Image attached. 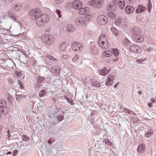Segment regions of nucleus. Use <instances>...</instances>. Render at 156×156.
I'll return each mask as SVG.
<instances>
[{
    "label": "nucleus",
    "instance_id": "nucleus-1",
    "mask_svg": "<svg viewBox=\"0 0 156 156\" xmlns=\"http://www.w3.org/2000/svg\"><path fill=\"white\" fill-rule=\"evenodd\" d=\"M132 38L134 41L137 43L142 42L144 37L140 34V30L138 27H135L132 30Z\"/></svg>",
    "mask_w": 156,
    "mask_h": 156
},
{
    "label": "nucleus",
    "instance_id": "nucleus-2",
    "mask_svg": "<svg viewBox=\"0 0 156 156\" xmlns=\"http://www.w3.org/2000/svg\"><path fill=\"white\" fill-rule=\"evenodd\" d=\"M48 15L47 14H40L36 19V24L39 27H41L45 25L49 21Z\"/></svg>",
    "mask_w": 156,
    "mask_h": 156
},
{
    "label": "nucleus",
    "instance_id": "nucleus-3",
    "mask_svg": "<svg viewBox=\"0 0 156 156\" xmlns=\"http://www.w3.org/2000/svg\"><path fill=\"white\" fill-rule=\"evenodd\" d=\"M91 19V15H88L78 17L75 20V23L78 26H85L87 24V22Z\"/></svg>",
    "mask_w": 156,
    "mask_h": 156
},
{
    "label": "nucleus",
    "instance_id": "nucleus-4",
    "mask_svg": "<svg viewBox=\"0 0 156 156\" xmlns=\"http://www.w3.org/2000/svg\"><path fill=\"white\" fill-rule=\"evenodd\" d=\"M42 42L47 44H51L54 42V38L51 35L49 34H44L41 37Z\"/></svg>",
    "mask_w": 156,
    "mask_h": 156
},
{
    "label": "nucleus",
    "instance_id": "nucleus-5",
    "mask_svg": "<svg viewBox=\"0 0 156 156\" xmlns=\"http://www.w3.org/2000/svg\"><path fill=\"white\" fill-rule=\"evenodd\" d=\"M28 14L32 19L35 20L41 14L40 9L37 8L35 9H32L30 11Z\"/></svg>",
    "mask_w": 156,
    "mask_h": 156
},
{
    "label": "nucleus",
    "instance_id": "nucleus-6",
    "mask_svg": "<svg viewBox=\"0 0 156 156\" xmlns=\"http://www.w3.org/2000/svg\"><path fill=\"white\" fill-rule=\"evenodd\" d=\"M105 42L107 44L108 43L107 41V37L104 34H101L99 37V39L98 42V44L102 48L107 49V48L105 47Z\"/></svg>",
    "mask_w": 156,
    "mask_h": 156
},
{
    "label": "nucleus",
    "instance_id": "nucleus-7",
    "mask_svg": "<svg viewBox=\"0 0 156 156\" xmlns=\"http://www.w3.org/2000/svg\"><path fill=\"white\" fill-rule=\"evenodd\" d=\"M88 4L95 8H100L103 4L102 0H93L88 2Z\"/></svg>",
    "mask_w": 156,
    "mask_h": 156
},
{
    "label": "nucleus",
    "instance_id": "nucleus-8",
    "mask_svg": "<svg viewBox=\"0 0 156 156\" xmlns=\"http://www.w3.org/2000/svg\"><path fill=\"white\" fill-rule=\"evenodd\" d=\"M49 108L51 109H49L51 110L50 112H49V116L52 119H53V120L55 119H56V117L57 116V115L58 112H59V108L58 107H54L53 106L52 107H49Z\"/></svg>",
    "mask_w": 156,
    "mask_h": 156
},
{
    "label": "nucleus",
    "instance_id": "nucleus-9",
    "mask_svg": "<svg viewBox=\"0 0 156 156\" xmlns=\"http://www.w3.org/2000/svg\"><path fill=\"white\" fill-rule=\"evenodd\" d=\"M98 23L101 25L105 24L108 22V18L107 17L104 15L99 16L98 18Z\"/></svg>",
    "mask_w": 156,
    "mask_h": 156
},
{
    "label": "nucleus",
    "instance_id": "nucleus-10",
    "mask_svg": "<svg viewBox=\"0 0 156 156\" xmlns=\"http://www.w3.org/2000/svg\"><path fill=\"white\" fill-rule=\"evenodd\" d=\"M73 8L76 10H78L82 7V4L81 2L78 0L74 1L72 3Z\"/></svg>",
    "mask_w": 156,
    "mask_h": 156
},
{
    "label": "nucleus",
    "instance_id": "nucleus-11",
    "mask_svg": "<svg viewBox=\"0 0 156 156\" xmlns=\"http://www.w3.org/2000/svg\"><path fill=\"white\" fill-rule=\"evenodd\" d=\"M145 149L146 146L144 144H142L138 146L137 151L138 153L141 154L145 151Z\"/></svg>",
    "mask_w": 156,
    "mask_h": 156
},
{
    "label": "nucleus",
    "instance_id": "nucleus-12",
    "mask_svg": "<svg viewBox=\"0 0 156 156\" xmlns=\"http://www.w3.org/2000/svg\"><path fill=\"white\" fill-rule=\"evenodd\" d=\"M114 79V77L112 75H109L108 76L106 81V83L108 86H110L112 84L113 81Z\"/></svg>",
    "mask_w": 156,
    "mask_h": 156
},
{
    "label": "nucleus",
    "instance_id": "nucleus-13",
    "mask_svg": "<svg viewBox=\"0 0 156 156\" xmlns=\"http://www.w3.org/2000/svg\"><path fill=\"white\" fill-rule=\"evenodd\" d=\"M115 2L114 1L112 2L108 3L107 5L108 10L109 11L115 10L116 7V5L115 4Z\"/></svg>",
    "mask_w": 156,
    "mask_h": 156
},
{
    "label": "nucleus",
    "instance_id": "nucleus-14",
    "mask_svg": "<svg viewBox=\"0 0 156 156\" xmlns=\"http://www.w3.org/2000/svg\"><path fill=\"white\" fill-rule=\"evenodd\" d=\"M72 49H80L81 48H83V46L81 43L75 42L72 43Z\"/></svg>",
    "mask_w": 156,
    "mask_h": 156
},
{
    "label": "nucleus",
    "instance_id": "nucleus-15",
    "mask_svg": "<svg viewBox=\"0 0 156 156\" xmlns=\"http://www.w3.org/2000/svg\"><path fill=\"white\" fill-rule=\"evenodd\" d=\"M134 10V8L131 5H127L125 9V12L127 14H130L132 13Z\"/></svg>",
    "mask_w": 156,
    "mask_h": 156
},
{
    "label": "nucleus",
    "instance_id": "nucleus-16",
    "mask_svg": "<svg viewBox=\"0 0 156 156\" xmlns=\"http://www.w3.org/2000/svg\"><path fill=\"white\" fill-rule=\"evenodd\" d=\"M154 133L153 130L151 128L149 129L147 131H145V136L147 138H149L153 136Z\"/></svg>",
    "mask_w": 156,
    "mask_h": 156
},
{
    "label": "nucleus",
    "instance_id": "nucleus-17",
    "mask_svg": "<svg viewBox=\"0 0 156 156\" xmlns=\"http://www.w3.org/2000/svg\"><path fill=\"white\" fill-rule=\"evenodd\" d=\"M80 14H86L88 13L89 12V9L88 7H85V8H80L79 9Z\"/></svg>",
    "mask_w": 156,
    "mask_h": 156
},
{
    "label": "nucleus",
    "instance_id": "nucleus-18",
    "mask_svg": "<svg viewBox=\"0 0 156 156\" xmlns=\"http://www.w3.org/2000/svg\"><path fill=\"white\" fill-rule=\"evenodd\" d=\"M125 2L124 0H118L117 5L118 7L121 9H123L125 6Z\"/></svg>",
    "mask_w": 156,
    "mask_h": 156
},
{
    "label": "nucleus",
    "instance_id": "nucleus-19",
    "mask_svg": "<svg viewBox=\"0 0 156 156\" xmlns=\"http://www.w3.org/2000/svg\"><path fill=\"white\" fill-rule=\"evenodd\" d=\"M66 31L69 33H72L75 30V28L71 24H69L67 26Z\"/></svg>",
    "mask_w": 156,
    "mask_h": 156
},
{
    "label": "nucleus",
    "instance_id": "nucleus-20",
    "mask_svg": "<svg viewBox=\"0 0 156 156\" xmlns=\"http://www.w3.org/2000/svg\"><path fill=\"white\" fill-rule=\"evenodd\" d=\"M146 9V8L145 7L141 5H139L137 8L136 9V13H139L144 11Z\"/></svg>",
    "mask_w": 156,
    "mask_h": 156
},
{
    "label": "nucleus",
    "instance_id": "nucleus-21",
    "mask_svg": "<svg viewBox=\"0 0 156 156\" xmlns=\"http://www.w3.org/2000/svg\"><path fill=\"white\" fill-rule=\"evenodd\" d=\"M109 70H107L105 67H104L103 69L99 71V74L102 76H104L107 74L109 72Z\"/></svg>",
    "mask_w": 156,
    "mask_h": 156
},
{
    "label": "nucleus",
    "instance_id": "nucleus-22",
    "mask_svg": "<svg viewBox=\"0 0 156 156\" xmlns=\"http://www.w3.org/2000/svg\"><path fill=\"white\" fill-rule=\"evenodd\" d=\"M69 44V43L68 42L65 41L62 42L60 44L59 48V49H66L68 48Z\"/></svg>",
    "mask_w": 156,
    "mask_h": 156
},
{
    "label": "nucleus",
    "instance_id": "nucleus-23",
    "mask_svg": "<svg viewBox=\"0 0 156 156\" xmlns=\"http://www.w3.org/2000/svg\"><path fill=\"white\" fill-rule=\"evenodd\" d=\"M142 49H126L125 51L126 52L128 51L129 54H130L131 52L135 53H139L141 52Z\"/></svg>",
    "mask_w": 156,
    "mask_h": 156
},
{
    "label": "nucleus",
    "instance_id": "nucleus-24",
    "mask_svg": "<svg viewBox=\"0 0 156 156\" xmlns=\"http://www.w3.org/2000/svg\"><path fill=\"white\" fill-rule=\"evenodd\" d=\"M112 55V51L107 50L103 53L102 55L104 57H108L111 56Z\"/></svg>",
    "mask_w": 156,
    "mask_h": 156
},
{
    "label": "nucleus",
    "instance_id": "nucleus-25",
    "mask_svg": "<svg viewBox=\"0 0 156 156\" xmlns=\"http://www.w3.org/2000/svg\"><path fill=\"white\" fill-rule=\"evenodd\" d=\"M90 84L92 86L96 87H100L101 86L100 83L98 81L91 80L90 81Z\"/></svg>",
    "mask_w": 156,
    "mask_h": 156
},
{
    "label": "nucleus",
    "instance_id": "nucleus-26",
    "mask_svg": "<svg viewBox=\"0 0 156 156\" xmlns=\"http://www.w3.org/2000/svg\"><path fill=\"white\" fill-rule=\"evenodd\" d=\"M8 16L10 17L12 20H14V21H15L16 19V14L14 13L11 12L10 11H8Z\"/></svg>",
    "mask_w": 156,
    "mask_h": 156
},
{
    "label": "nucleus",
    "instance_id": "nucleus-27",
    "mask_svg": "<svg viewBox=\"0 0 156 156\" xmlns=\"http://www.w3.org/2000/svg\"><path fill=\"white\" fill-rule=\"evenodd\" d=\"M115 23L117 25L122 27L123 26V24L122 23V20L121 18H118L115 21Z\"/></svg>",
    "mask_w": 156,
    "mask_h": 156
},
{
    "label": "nucleus",
    "instance_id": "nucleus-28",
    "mask_svg": "<svg viewBox=\"0 0 156 156\" xmlns=\"http://www.w3.org/2000/svg\"><path fill=\"white\" fill-rule=\"evenodd\" d=\"M16 98L18 102H20L25 97L24 96L20 94H16Z\"/></svg>",
    "mask_w": 156,
    "mask_h": 156
},
{
    "label": "nucleus",
    "instance_id": "nucleus-29",
    "mask_svg": "<svg viewBox=\"0 0 156 156\" xmlns=\"http://www.w3.org/2000/svg\"><path fill=\"white\" fill-rule=\"evenodd\" d=\"M56 119H55L54 120L56 122H60L62 121L64 119V115L62 116L61 115H59L58 116H56Z\"/></svg>",
    "mask_w": 156,
    "mask_h": 156
},
{
    "label": "nucleus",
    "instance_id": "nucleus-30",
    "mask_svg": "<svg viewBox=\"0 0 156 156\" xmlns=\"http://www.w3.org/2000/svg\"><path fill=\"white\" fill-rule=\"evenodd\" d=\"M46 93L47 91L46 90H42L40 92L39 94V96L40 97L45 96L46 95Z\"/></svg>",
    "mask_w": 156,
    "mask_h": 156
},
{
    "label": "nucleus",
    "instance_id": "nucleus-31",
    "mask_svg": "<svg viewBox=\"0 0 156 156\" xmlns=\"http://www.w3.org/2000/svg\"><path fill=\"white\" fill-rule=\"evenodd\" d=\"M123 44L124 46H127L130 43L129 41L126 37L122 41Z\"/></svg>",
    "mask_w": 156,
    "mask_h": 156
},
{
    "label": "nucleus",
    "instance_id": "nucleus-32",
    "mask_svg": "<svg viewBox=\"0 0 156 156\" xmlns=\"http://www.w3.org/2000/svg\"><path fill=\"white\" fill-rule=\"evenodd\" d=\"M7 105V102L4 100L0 101V107H2L5 106Z\"/></svg>",
    "mask_w": 156,
    "mask_h": 156
},
{
    "label": "nucleus",
    "instance_id": "nucleus-33",
    "mask_svg": "<svg viewBox=\"0 0 156 156\" xmlns=\"http://www.w3.org/2000/svg\"><path fill=\"white\" fill-rule=\"evenodd\" d=\"M44 77H41V76H39L37 78V81L40 83H42L44 81Z\"/></svg>",
    "mask_w": 156,
    "mask_h": 156
},
{
    "label": "nucleus",
    "instance_id": "nucleus-34",
    "mask_svg": "<svg viewBox=\"0 0 156 156\" xmlns=\"http://www.w3.org/2000/svg\"><path fill=\"white\" fill-rule=\"evenodd\" d=\"M111 30L113 34L116 35L118 33V30L114 27H112Z\"/></svg>",
    "mask_w": 156,
    "mask_h": 156
},
{
    "label": "nucleus",
    "instance_id": "nucleus-35",
    "mask_svg": "<svg viewBox=\"0 0 156 156\" xmlns=\"http://www.w3.org/2000/svg\"><path fill=\"white\" fill-rule=\"evenodd\" d=\"M21 7V5L20 4H17L15 5V6L13 9L16 11H18L20 10Z\"/></svg>",
    "mask_w": 156,
    "mask_h": 156
},
{
    "label": "nucleus",
    "instance_id": "nucleus-36",
    "mask_svg": "<svg viewBox=\"0 0 156 156\" xmlns=\"http://www.w3.org/2000/svg\"><path fill=\"white\" fill-rule=\"evenodd\" d=\"M64 98L69 103L71 104V105H73L74 103L73 102V100L70 99L66 96H64Z\"/></svg>",
    "mask_w": 156,
    "mask_h": 156
},
{
    "label": "nucleus",
    "instance_id": "nucleus-37",
    "mask_svg": "<svg viewBox=\"0 0 156 156\" xmlns=\"http://www.w3.org/2000/svg\"><path fill=\"white\" fill-rule=\"evenodd\" d=\"M147 5V10L149 13L151 11V8L152 7V5L150 2V0H148V5Z\"/></svg>",
    "mask_w": 156,
    "mask_h": 156
},
{
    "label": "nucleus",
    "instance_id": "nucleus-38",
    "mask_svg": "<svg viewBox=\"0 0 156 156\" xmlns=\"http://www.w3.org/2000/svg\"><path fill=\"white\" fill-rule=\"evenodd\" d=\"M6 108L7 107L1 108H0V111L2 112L3 114H6L7 113H8V111L5 110Z\"/></svg>",
    "mask_w": 156,
    "mask_h": 156
},
{
    "label": "nucleus",
    "instance_id": "nucleus-39",
    "mask_svg": "<svg viewBox=\"0 0 156 156\" xmlns=\"http://www.w3.org/2000/svg\"><path fill=\"white\" fill-rule=\"evenodd\" d=\"M135 116H133L131 117V120L133 123H135L138 121V119L136 117V115Z\"/></svg>",
    "mask_w": 156,
    "mask_h": 156
},
{
    "label": "nucleus",
    "instance_id": "nucleus-40",
    "mask_svg": "<svg viewBox=\"0 0 156 156\" xmlns=\"http://www.w3.org/2000/svg\"><path fill=\"white\" fill-rule=\"evenodd\" d=\"M103 142L105 143L106 147L107 148V145L108 147V144L109 142V140L107 138L104 139L103 140Z\"/></svg>",
    "mask_w": 156,
    "mask_h": 156
},
{
    "label": "nucleus",
    "instance_id": "nucleus-41",
    "mask_svg": "<svg viewBox=\"0 0 156 156\" xmlns=\"http://www.w3.org/2000/svg\"><path fill=\"white\" fill-rule=\"evenodd\" d=\"M53 70L56 74H58L60 73V69L57 67H54L53 69Z\"/></svg>",
    "mask_w": 156,
    "mask_h": 156
},
{
    "label": "nucleus",
    "instance_id": "nucleus-42",
    "mask_svg": "<svg viewBox=\"0 0 156 156\" xmlns=\"http://www.w3.org/2000/svg\"><path fill=\"white\" fill-rule=\"evenodd\" d=\"M30 139L26 135H23V140L26 142L28 141Z\"/></svg>",
    "mask_w": 156,
    "mask_h": 156
},
{
    "label": "nucleus",
    "instance_id": "nucleus-43",
    "mask_svg": "<svg viewBox=\"0 0 156 156\" xmlns=\"http://www.w3.org/2000/svg\"><path fill=\"white\" fill-rule=\"evenodd\" d=\"M139 48V49L140 48L136 44H133L131 45L129 47V48L130 49H134V48Z\"/></svg>",
    "mask_w": 156,
    "mask_h": 156
},
{
    "label": "nucleus",
    "instance_id": "nucleus-44",
    "mask_svg": "<svg viewBox=\"0 0 156 156\" xmlns=\"http://www.w3.org/2000/svg\"><path fill=\"white\" fill-rule=\"evenodd\" d=\"M55 12L59 18H60L61 17L62 15L61 14V11L60 10L57 9Z\"/></svg>",
    "mask_w": 156,
    "mask_h": 156
},
{
    "label": "nucleus",
    "instance_id": "nucleus-45",
    "mask_svg": "<svg viewBox=\"0 0 156 156\" xmlns=\"http://www.w3.org/2000/svg\"><path fill=\"white\" fill-rule=\"evenodd\" d=\"M113 53L114 55L117 56L118 55V49H112Z\"/></svg>",
    "mask_w": 156,
    "mask_h": 156
},
{
    "label": "nucleus",
    "instance_id": "nucleus-46",
    "mask_svg": "<svg viewBox=\"0 0 156 156\" xmlns=\"http://www.w3.org/2000/svg\"><path fill=\"white\" fill-rule=\"evenodd\" d=\"M46 57L48 58L50 60H54L56 61H57V60H56V58H54L52 56L50 55H46Z\"/></svg>",
    "mask_w": 156,
    "mask_h": 156
},
{
    "label": "nucleus",
    "instance_id": "nucleus-47",
    "mask_svg": "<svg viewBox=\"0 0 156 156\" xmlns=\"http://www.w3.org/2000/svg\"><path fill=\"white\" fill-rule=\"evenodd\" d=\"M108 15L112 19H114L115 16V14L112 13H109Z\"/></svg>",
    "mask_w": 156,
    "mask_h": 156
},
{
    "label": "nucleus",
    "instance_id": "nucleus-48",
    "mask_svg": "<svg viewBox=\"0 0 156 156\" xmlns=\"http://www.w3.org/2000/svg\"><path fill=\"white\" fill-rule=\"evenodd\" d=\"M41 86V83H38V82H37L34 85V87L36 88H38L40 87Z\"/></svg>",
    "mask_w": 156,
    "mask_h": 156
},
{
    "label": "nucleus",
    "instance_id": "nucleus-49",
    "mask_svg": "<svg viewBox=\"0 0 156 156\" xmlns=\"http://www.w3.org/2000/svg\"><path fill=\"white\" fill-rule=\"evenodd\" d=\"M136 0H126V2L129 3L133 4L136 2Z\"/></svg>",
    "mask_w": 156,
    "mask_h": 156
},
{
    "label": "nucleus",
    "instance_id": "nucleus-50",
    "mask_svg": "<svg viewBox=\"0 0 156 156\" xmlns=\"http://www.w3.org/2000/svg\"><path fill=\"white\" fill-rule=\"evenodd\" d=\"M127 113L132 115H134L136 116V114L135 113L133 112L131 110L129 109L128 112H127Z\"/></svg>",
    "mask_w": 156,
    "mask_h": 156
},
{
    "label": "nucleus",
    "instance_id": "nucleus-51",
    "mask_svg": "<svg viewBox=\"0 0 156 156\" xmlns=\"http://www.w3.org/2000/svg\"><path fill=\"white\" fill-rule=\"evenodd\" d=\"M128 21V20L126 18H124L122 20V23L123 24V25H125V23H126Z\"/></svg>",
    "mask_w": 156,
    "mask_h": 156
},
{
    "label": "nucleus",
    "instance_id": "nucleus-52",
    "mask_svg": "<svg viewBox=\"0 0 156 156\" xmlns=\"http://www.w3.org/2000/svg\"><path fill=\"white\" fill-rule=\"evenodd\" d=\"M90 51L92 54H97L98 52V49H91Z\"/></svg>",
    "mask_w": 156,
    "mask_h": 156
},
{
    "label": "nucleus",
    "instance_id": "nucleus-53",
    "mask_svg": "<svg viewBox=\"0 0 156 156\" xmlns=\"http://www.w3.org/2000/svg\"><path fill=\"white\" fill-rule=\"evenodd\" d=\"M79 58V56L77 55H75V57H74L72 59V61L73 62L76 61L78 58Z\"/></svg>",
    "mask_w": 156,
    "mask_h": 156
},
{
    "label": "nucleus",
    "instance_id": "nucleus-54",
    "mask_svg": "<svg viewBox=\"0 0 156 156\" xmlns=\"http://www.w3.org/2000/svg\"><path fill=\"white\" fill-rule=\"evenodd\" d=\"M19 83L20 84V87L22 89H24V86L23 84L22 83V82L20 81V80H18Z\"/></svg>",
    "mask_w": 156,
    "mask_h": 156
},
{
    "label": "nucleus",
    "instance_id": "nucleus-55",
    "mask_svg": "<svg viewBox=\"0 0 156 156\" xmlns=\"http://www.w3.org/2000/svg\"><path fill=\"white\" fill-rule=\"evenodd\" d=\"M16 75L20 77L22 76L21 73L20 72L16 71Z\"/></svg>",
    "mask_w": 156,
    "mask_h": 156
},
{
    "label": "nucleus",
    "instance_id": "nucleus-56",
    "mask_svg": "<svg viewBox=\"0 0 156 156\" xmlns=\"http://www.w3.org/2000/svg\"><path fill=\"white\" fill-rule=\"evenodd\" d=\"M144 60L143 59H137L136 62H137L139 64L141 63L142 62L144 61Z\"/></svg>",
    "mask_w": 156,
    "mask_h": 156
},
{
    "label": "nucleus",
    "instance_id": "nucleus-57",
    "mask_svg": "<svg viewBox=\"0 0 156 156\" xmlns=\"http://www.w3.org/2000/svg\"><path fill=\"white\" fill-rule=\"evenodd\" d=\"M62 0H55V3L57 4H60L62 2Z\"/></svg>",
    "mask_w": 156,
    "mask_h": 156
},
{
    "label": "nucleus",
    "instance_id": "nucleus-58",
    "mask_svg": "<svg viewBox=\"0 0 156 156\" xmlns=\"http://www.w3.org/2000/svg\"><path fill=\"white\" fill-rule=\"evenodd\" d=\"M96 116H95V117L94 116H92L91 117V120H92L94 122L96 120Z\"/></svg>",
    "mask_w": 156,
    "mask_h": 156
},
{
    "label": "nucleus",
    "instance_id": "nucleus-59",
    "mask_svg": "<svg viewBox=\"0 0 156 156\" xmlns=\"http://www.w3.org/2000/svg\"><path fill=\"white\" fill-rule=\"evenodd\" d=\"M151 103H154L156 101V100H154L153 98H151Z\"/></svg>",
    "mask_w": 156,
    "mask_h": 156
},
{
    "label": "nucleus",
    "instance_id": "nucleus-60",
    "mask_svg": "<svg viewBox=\"0 0 156 156\" xmlns=\"http://www.w3.org/2000/svg\"><path fill=\"white\" fill-rule=\"evenodd\" d=\"M18 153L17 150H15L13 151V156H15Z\"/></svg>",
    "mask_w": 156,
    "mask_h": 156
},
{
    "label": "nucleus",
    "instance_id": "nucleus-61",
    "mask_svg": "<svg viewBox=\"0 0 156 156\" xmlns=\"http://www.w3.org/2000/svg\"><path fill=\"white\" fill-rule=\"evenodd\" d=\"M147 105L148 107H152V104L151 103H149L147 104Z\"/></svg>",
    "mask_w": 156,
    "mask_h": 156
},
{
    "label": "nucleus",
    "instance_id": "nucleus-62",
    "mask_svg": "<svg viewBox=\"0 0 156 156\" xmlns=\"http://www.w3.org/2000/svg\"><path fill=\"white\" fill-rule=\"evenodd\" d=\"M19 36H23V38H24L25 37V36L26 35H24V34H20L18 35Z\"/></svg>",
    "mask_w": 156,
    "mask_h": 156
},
{
    "label": "nucleus",
    "instance_id": "nucleus-63",
    "mask_svg": "<svg viewBox=\"0 0 156 156\" xmlns=\"http://www.w3.org/2000/svg\"><path fill=\"white\" fill-rule=\"evenodd\" d=\"M51 139H50L49 140H48V143L49 144H51L52 142V141H51Z\"/></svg>",
    "mask_w": 156,
    "mask_h": 156
},
{
    "label": "nucleus",
    "instance_id": "nucleus-64",
    "mask_svg": "<svg viewBox=\"0 0 156 156\" xmlns=\"http://www.w3.org/2000/svg\"><path fill=\"white\" fill-rule=\"evenodd\" d=\"M128 109L127 108H124V111L125 113H127V112H128Z\"/></svg>",
    "mask_w": 156,
    "mask_h": 156
}]
</instances>
